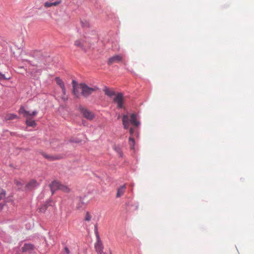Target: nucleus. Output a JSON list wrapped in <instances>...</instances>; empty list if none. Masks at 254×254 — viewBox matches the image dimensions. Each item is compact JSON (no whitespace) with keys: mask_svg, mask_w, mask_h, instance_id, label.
I'll list each match as a JSON object with an SVG mask.
<instances>
[{"mask_svg":"<svg viewBox=\"0 0 254 254\" xmlns=\"http://www.w3.org/2000/svg\"><path fill=\"white\" fill-rule=\"evenodd\" d=\"M18 112L20 114H22L24 117H25L26 124L27 126L35 127L36 126V123L35 120H33L34 117L37 115L38 112L34 111L31 113L30 112L26 111L23 106H21L19 109Z\"/></svg>","mask_w":254,"mask_h":254,"instance_id":"1","label":"nucleus"},{"mask_svg":"<svg viewBox=\"0 0 254 254\" xmlns=\"http://www.w3.org/2000/svg\"><path fill=\"white\" fill-rule=\"evenodd\" d=\"M78 87L80 89L81 95L84 97H88L98 89V88L96 86L90 87L85 83H80L79 84Z\"/></svg>","mask_w":254,"mask_h":254,"instance_id":"2","label":"nucleus"},{"mask_svg":"<svg viewBox=\"0 0 254 254\" xmlns=\"http://www.w3.org/2000/svg\"><path fill=\"white\" fill-rule=\"evenodd\" d=\"M96 237H97V240L96 243L95 244V249L96 250V251L97 253H100V254H105L104 253V252L103 251V244L102 243V241L100 239L99 236L98 234V233H97V234H96ZM107 254H112L111 251L109 250L108 253Z\"/></svg>","mask_w":254,"mask_h":254,"instance_id":"3","label":"nucleus"},{"mask_svg":"<svg viewBox=\"0 0 254 254\" xmlns=\"http://www.w3.org/2000/svg\"><path fill=\"white\" fill-rule=\"evenodd\" d=\"M55 81L57 84L60 86L61 88L63 95L62 96L61 98L64 101H65L67 100V97L65 96L66 90L64 86V84L63 81L59 77H56L55 78Z\"/></svg>","mask_w":254,"mask_h":254,"instance_id":"4","label":"nucleus"},{"mask_svg":"<svg viewBox=\"0 0 254 254\" xmlns=\"http://www.w3.org/2000/svg\"><path fill=\"white\" fill-rule=\"evenodd\" d=\"M113 101L115 103L117 104L118 108H123L124 96L122 93H118L117 94H116L115 97L113 99Z\"/></svg>","mask_w":254,"mask_h":254,"instance_id":"5","label":"nucleus"},{"mask_svg":"<svg viewBox=\"0 0 254 254\" xmlns=\"http://www.w3.org/2000/svg\"><path fill=\"white\" fill-rule=\"evenodd\" d=\"M123 57L121 55H116L109 59L108 64L109 65L113 64L115 63H118L122 61Z\"/></svg>","mask_w":254,"mask_h":254,"instance_id":"6","label":"nucleus"},{"mask_svg":"<svg viewBox=\"0 0 254 254\" xmlns=\"http://www.w3.org/2000/svg\"><path fill=\"white\" fill-rule=\"evenodd\" d=\"M81 113L83 116L89 120H92L94 118V114L90 111L86 109H82Z\"/></svg>","mask_w":254,"mask_h":254,"instance_id":"7","label":"nucleus"},{"mask_svg":"<svg viewBox=\"0 0 254 254\" xmlns=\"http://www.w3.org/2000/svg\"><path fill=\"white\" fill-rule=\"evenodd\" d=\"M61 183V182L58 181H53L50 185V188L53 194L55 191L59 190Z\"/></svg>","mask_w":254,"mask_h":254,"instance_id":"8","label":"nucleus"},{"mask_svg":"<svg viewBox=\"0 0 254 254\" xmlns=\"http://www.w3.org/2000/svg\"><path fill=\"white\" fill-rule=\"evenodd\" d=\"M39 185V183L35 180H31L26 185V188L28 190H32Z\"/></svg>","mask_w":254,"mask_h":254,"instance_id":"9","label":"nucleus"},{"mask_svg":"<svg viewBox=\"0 0 254 254\" xmlns=\"http://www.w3.org/2000/svg\"><path fill=\"white\" fill-rule=\"evenodd\" d=\"M35 247L31 244H25L22 247L21 250L23 252H31L34 249Z\"/></svg>","mask_w":254,"mask_h":254,"instance_id":"10","label":"nucleus"},{"mask_svg":"<svg viewBox=\"0 0 254 254\" xmlns=\"http://www.w3.org/2000/svg\"><path fill=\"white\" fill-rule=\"evenodd\" d=\"M126 189V185H124L121 186L118 189L116 197H120L121 196H122L124 194Z\"/></svg>","mask_w":254,"mask_h":254,"instance_id":"11","label":"nucleus"},{"mask_svg":"<svg viewBox=\"0 0 254 254\" xmlns=\"http://www.w3.org/2000/svg\"><path fill=\"white\" fill-rule=\"evenodd\" d=\"M130 121L131 124L135 127H137L139 125V122L137 121L136 116L135 114H132L131 115Z\"/></svg>","mask_w":254,"mask_h":254,"instance_id":"12","label":"nucleus"},{"mask_svg":"<svg viewBox=\"0 0 254 254\" xmlns=\"http://www.w3.org/2000/svg\"><path fill=\"white\" fill-rule=\"evenodd\" d=\"M16 119H18V117L16 114L11 113L7 114L4 117L5 121L12 120Z\"/></svg>","mask_w":254,"mask_h":254,"instance_id":"13","label":"nucleus"},{"mask_svg":"<svg viewBox=\"0 0 254 254\" xmlns=\"http://www.w3.org/2000/svg\"><path fill=\"white\" fill-rule=\"evenodd\" d=\"M60 3V1L51 2V1H46L44 3V6L49 8L53 6H57Z\"/></svg>","mask_w":254,"mask_h":254,"instance_id":"14","label":"nucleus"},{"mask_svg":"<svg viewBox=\"0 0 254 254\" xmlns=\"http://www.w3.org/2000/svg\"><path fill=\"white\" fill-rule=\"evenodd\" d=\"M79 85H73V94L77 98H79L81 93L79 92V88L78 87Z\"/></svg>","mask_w":254,"mask_h":254,"instance_id":"15","label":"nucleus"},{"mask_svg":"<svg viewBox=\"0 0 254 254\" xmlns=\"http://www.w3.org/2000/svg\"><path fill=\"white\" fill-rule=\"evenodd\" d=\"M104 91L105 92V93L106 95L110 97H112L114 95L115 96L116 95L114 91L110 90L109 88H106L105 89H104Z\"/></svg>","mask_w":254,"mask_h":254,"instance_id":"16","label":"nucleus"},{"mask_svg":"<svg viewBox=\"0 0 254 254\" xmlns=\"http://www.w3.org/2000/svg\"><path fill=\"white\" fill-rule=\"evenodd\" d=\"M59 190H61L64 192H69L70 191V189L65 185H64L61 183Z\"/></svg>","mask_w":254,"mask_h":254,"instance_id":"17","label":"nucleus"},{"mask_svg":"<svg viewBox=\"0 0 254 254\" xmlns=\"http://www.w3.org/2000/svg\"><path fill=\"white\" fill-rule=\"evenodd\" d=\"M81 24L82 26L84 28H89L90 27L89 22L86 20H81Z\"/></svg>","mask_w":254,"mask_h":254,"instance_id":"18","label":"nucleus"},{"mask_svg":"<svg viewBox=\"0 0 254 254\" xmlns=\"http://www.w3.org/2000/svg\"><path fill=\"white\" fill-rule=\"evenodd\" d=\"M92 216L88 211H87L85 213L84 220L86 221H90L91 219Z\"/></svg>","mask_w":254,"mask_h":254,"instance_id":"19","label":"nucleus"},{"mask_svg":"<svg viewBox=\"0 0 254 254\" xmlns=\"http://www.w3.org/2000/svg\"><path fill=\"white\" fill-rule=\"evenodd\" d=\"M129 144L131 149H133L135 144V141L133 138L129 137Z\"/></svg>","mask_w":254,"mask_h":254,"instance_id":"20","label":"nucleus"},{"mask_svg":"<svg viewBox=\"0 0 254 254\" xmlns=\"http://www.w3.org/2000/svg\"><path fill=\"white\" fill-rule=\"evenodd\" d=\"M5 196V192L0 187V200L3 199Z\"/></svg>","mask_w":254,"mask_h":254,"instance_id":"21","label":"nucleus"},{"mask_svg":"<svg viewBox=\"0 0 254 254\" xmlns=\"http://www.w3.org/2000/svg\"><path fill=\"white\" fill-rule=\"evenodd\" d=\"M74 45L78 47L82 48L83 47V43L81 42V40H76L74 42Z\"/></svg>","mask_w":254,"mask_h":254,"instance_id":"22","label":"nucleus"},{"mask_svg":"<svg viewBox=\"0 0 254 254\" xmlns=\"http://www.w3.org/2000/svg\"><path fill=\"white\" fill-rule=\"evenodd\" d=\"M47 207L48 204H45L39 208V211L41 212H44L47 209Z\"/></svg>","mask_w":254,"mask_h":254,"instance_id":"23","label":"nucleus"},{"mask_svg":"<svg viewBox=\"0 0 254 254\" xmlns=\"http://www.w3.org/2000/svg\"><path fill=\"white\" fill-rule=\"evenodd\" d=\"M129 123V119L127 115H124L123 117V124Z\"/></svg>","mask_w":254,"mask_h":254,"instance_id":"24","label":"nucleus"},{"mask_svg":"<svg viewBox=\"0 0 254 254\" xmlns=\"http://www.w3.org/2000/svg\"><path fill=\"white\" fill-rule=\"evenodd\" d=\"M45 157L49 158L51 160H58L60 159L61 158L58 156H45Z\"/></svg>","mask_w":254,"mask_h":254,"instance_id":"25","label":"nucleus"},{"mask_svg":"<svg viewBox=\"0 0 254 254\" xmlns=\"http://www.w3.org/2000/svg\"><path fill=\"white\" fill-rule=\"evenodd\" d=\"M123 126L125 128L127 129L128 128L129 123H124L123 124Z\"/></svg>","mask_w":254,"mask_h":254,"instance_id":"26","label":"nucleus"},{"mask_svg":"<svg viewBox=\"0 0 254 254\" xmlns=\"http://www.w3.org/2000/svg\"><path fill=\"white\" fill-rule=\"evenodd\" d=\"M64 251L65 252V253H66V254H69L70 252L67 247H65L64 248Z\"/></svg>","mask_w":254,"mask_h":254,"instance_id":"27","label":"nucleus"},{"mask_svg":"<svg viewBox=\"0 0 254 254\" xmlns=\"http://www.w3.org/2000/svg\"><path fill=\"white\" fill-rule=\"evenodd\" d=\"M129 132L131 135H132L134 132V129L132 128H130L129 129Z\"/></svg>","mask_w":254,"mask_h":254,"instance_id":"28","label":"nucleus"},{"mask_svg":"<svg viewBox=\"0 0 254 254\" xmlns=\"http://www.w3.org/2000/svg\"><path fill=\"white\" fill-rule=\"evenodd\" d=\"M15 184L17 186L21 185V183L18 181H15Z\"/></svg>","mask_w":254,"mask_h":254,"instance_id":"29","label":"nucleus"},{"mask_svg":"<svg viewBox=\"0 0 254 254\" xmlns=\"http://www.w3.org/2000/svg\"><path fill=\"white\" fill-rule=\"evenodd\" d=\"M116 150L120 154V155H121V154L120 153V148H117Z\"/></svg>","mask_w":254,"mask_h":254,"instance_id":"30","label":"nucleus"},{"mask_svg":"<svg viewBox=\"0 0 254 254\" xmlns=\"http://www.w3.org/2000/svg\"><path fill=\"white\" fill-rule=\"evenodd\" d=\"M3 207V205L1 203H0V210Z\"/></svg>","mask_w":254,"mask_h":254,"instance_id":"31","label":"nucleus"},{"mask_svg":"<svg viewBox=\"0 0 254 254\" xmlns=\"http://www.w3.org/2000/svg\"><path fill=\"white\" fill-rule=\"evenodd\" d=\"M104 253L105 254H108V251L107 252H104Z\"/></svg>","mask_w":254,"mask_h":254,"instance_id":"32","label":"nucleus"}]
</instances>
